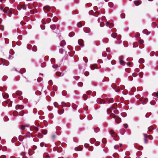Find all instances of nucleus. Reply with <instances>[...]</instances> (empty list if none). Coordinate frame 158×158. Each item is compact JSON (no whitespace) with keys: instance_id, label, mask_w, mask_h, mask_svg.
I'll return each mask as SVG.
<instances>
[{"instance_id":"nucleus-1","label":"nucleus","mask_w":158,"mask_h":158,"mask_svg":"<svg viewBox=\"0 0 158 158\" xmlns=\"http://www.w3.org/2000/svg\"><path fill=\"white\" fill-rule=\"evenodd\" d=\"M153 96L152 99L150 102V103L151 105H153L155 104V101H157L158 100V92L155 93H153L152 94Z\"/></svg>"},{"instance_id":"nucleus-2","label":"nucleus","mask_w":158,"mask_h":158,"mask_svg":"<svg viewBox=\"0 0 158 158\" xmlns=\"http://www.w3.org/2000/svg\"><path fill=\"white\" fill-rule=\"evenodd\" d=\"M30 130L32 132L36 133L38 131V128L34 126H32L30 127Z\"/></svg>"},{"instance_id":"nucleus-3","label":"nucleus","mask_w":158,"mask_h":158,"mask_svg":"<svg viewBox=\"0 0 158 158\" xmlns=\"http://www.w3.org/2000/svg\"><path fill=\"white\" fill-rule=\"evenodd\" d=\"M143 104H145L148 102V99L146 98L142 97L140 99Z\"/></svg>"},{"instance_id":"nucleus-4","label":"nucleus","mask_w":158,"mask_h":158,"mask_svg":"<svg viewBox=\"0 0 158 158\" xmlns=\"http://www.w3.org/2000/svg\"><path fill=\"white\" fill-rule=\"evenodd\" d=\"M115 120L116 123H119L121 122V119L119 118L117 116L114 115L113 117L112 116Z\"/></svg>"},{"instance_id":"nucleus-5","label":"nucleus","mask_w":158,"mask_h":158,"mask_svg":"<svg viewBox=\"0 0 158 158\" xmlns=\"http://www.w3.org/2000/svg\"><path fill=\"white\" fill-rule=\"evenodd\" d=\"M106 25L107 27L111 28L114 26V24L112 23H110L108 21L106 22Z\"/></svg>"},{"instance_id":"nucleus-6","label":"nucleus","mask_w":158,"mask_h":158,"mask_svg":"<svg viewBox=\"0 0 158 158\" xmlns=\"http://www.w3.org/2000/svg\"><path fill=\"white\" fill-rule=\"evenodd\" d=\"M110 134L112 137H115L117 136V134L115 133L113 130H111L110 132Z\"/></svg>"},{"instance_id":"nucleus-7","label":"nucleus","mask_w":158,"mask_h":158,"mask_svg":"<svg viewBox=\"0 0 158 158\" xmlns=\"http://www.w3.org/2000/svg\"><path fill=\"white\" fill-rule=\"evenodd\" d=\"M29 127V125H22L20 127V129L22 130L26 129L27 130V128H28Z\"/></svg>"},{"instance_id":"nucleus-8","label":"nucleus","mask_w":158,"mask_h":158,"mask_svg":"<svg viewBox=\"0 0 158 158\" xmlns=\"http://www.w3.org/2000/svg\"><path fill=\"white\" fill-rule=\"evenodd\" d=\"M83 30L84 32L86 33H89L90 31V29L88 27H85L83 28Z\"/></svg>"},{"instance_id":"nucleus-9","label":"nucleus","mask_w":158,"mask_h":158,"mask_svg":"<svg viewBox=\"0 0 158 158\" xmlns=\"http://www.w3.org/2000/svg\"><path fill=\"white\" fill-rule=\"evenodd\" d=\"M134 3L136 6H138L141 3V1L140 0H136L134 1Z\"/></svg>"},{"instance_id":"nucleus-10","label":"nucleus","mask_w":158,"mask_h":158,"mask_svg":"<svg viewBox=\"0 0 158 158\" xmlns=\"http://www.w3.org/2000/svg\"><path fill=\"white\" fill-rule=\"evenodd\" d=\"M27 6L28 8L29 9H31V8L30 7L29 5H26L24 4L23 5H22V9L24 10H26L27 9Z\"/></svg>"},{"instance_id":"nucleus-11","label":"nucleus","mask_w":158,"mask_h":158,"mask_svg":"<svg viewBox=\"0 0 158 158\" xmlns=\"http://www.w3.org/2000/svg\"><path fill=\"white\" fill-rule=\"evenodd\" d=\"M97 102L99 104H104L105 103V101L102 99L100 98L98 99Z\"/></svg>"},{"instance_id":"nucleus-12","label":"nucleus","mask_w":158,"mask_h":158,"mask_svg":"<svg viewBox=\"0 0 158 158\" xmlns=\"http://www.w3.org/2000/svg\"><path fill=\"white\" fill-rule=\"evenodd\" d=\"M83 40H78V42L79 44L81 47L84 46V44Z\"/></svg>"},{"instance_id":"nucleus-13","label":"nucleus","mask_w":158,"mask_h":158,"mask_svg":"<svg viewBox=\"0 0 158 158\" xmlns=\"http://www.w3.org/2000/svg\"><path fill=\"white\" fill-rule=\"evenodd\" d=\"M44 8L45 10H46L48 11L51 12V11H50L51 7L49 6H44Z\"/></svg>"},{"instance_id":"nucleus-14","label":"nucleus","mask_w":158,"mask_h":158,"mask_svg":"<svg viewBox=\"0 0 158 158\" xmlns=\"http://www.w3.org/2000/svg\"><path fill=\"white\" fill-rule=\"evenodd\" d=\"M143 33L144 34H145L147 35H149L150 33V31H149L147 29H144L143 31Z\"/></svg>"},{"instance_id":"nucleus-15","label":"nucleus","mask_w":158,"mask_h":158,"mask_svg":"<svg viewBox=\"0 0 158 158\" xmlns=\"http://www.w3.org/2000/svg\"><path fill=\"white\" fill-rule=\"evenodd\" d=\"M144 142L145 143H148V139L147 137L148 136V135L146 134H144Z\"/></svg>"},{"instance_id":"nucleus-16","label":"nucleus","mask_w":158,"mask_h":158,"mask_svg":"<svg viewBox=\"0 0 158 158\" xmlns=\"http://www.w3.org/2000/svg\"><path fill=\"white\" fill-rule=\"evenodd\" d=\"M66 44V43L65 40H62L60 43V45L61 47H63Z\"/></svg>"},{"instance_id":"nucleus-17","label":"nucleus","mask_w":158,"mask_h":158,"mask_svg":"<svg viewBox=\"0 0 158 158\" xmlns=\"http://www.w3.org/2000/svg\"><path fill=\"white\" fill-rule=\"evenodd\" d=\"M32 132L31 133L29 131H27L26 134V136L27 137L30 138L31 136H32Z\"/></svg>"},{"instance_id":"nucleus-18","label":"nucleus","mask_w":158,"mask_h":158,"mask_svg":"<svg viewBox=\"0 0 158 158\" xmlns=\"http://www.w3.org/2000/svg\"><path fill=\"white\" fill-rule=\"evenodd\" d=\"M106 100L109 103H112L114 102L113 99L112 98H107L106 99Z\"/></svg>"},{"instance_id":"nucleus-19","label":"nucleus","mask_w":158,"mask_h":158,"mask_svg":"<svg viewBox=\"0 0 158 158\" xmlns=\"http://www.w3.org/2000/svg\"><path fill=\"white\" fill-rule=\"evenodd\" d=\"M50 28L52 30H54L56 29V25L54 24L51 25L50 26Z\"/></svg>"},{"instance_id":"nucleus-20","label":"nucleus","mask_w":158,"mask_h":158,"mask_svg":"<svg viewBox=\"0 0 158 158\" xmlns=\"http://www.w3.org/2000/svg\"><path fill=\"white\" fill-rule=\"evenodd\" d=\"M56 76L58 77L62 76L63 75V74L60 72H58L56 73Z\"/></svg>"},{"instance_id":"nucleus-21","label":"nucleus","mask_w":158,"mask_h":158,"mask_svg":"<svg viewBox=\"0 0 158 158\" xmlns=\"http://www.w3.org/2000/svg\"><path fill=\"white\" fill-rule=\"evenodd\" d=\"M17 8L19 10H20L22 9V5L20 4L18 5L17 6Z\"/></svg>"},{"instance_id":"nucleus-22","label":"nucleus","mask_w":158,"mask_h":158,"mask_svg":"<svg viewBox=\"0 0 158 158\" xmlns=\"http://www.w3.org/2000/svg\"><path fill=\"white\" fill-rule=\"evenodd\" d=\"M74 35L75 33L73 32H71L69 34V36L70 37H71L73 36Z\"/></svg>"},{"instance_id":"nucleus-23","label":"nucleus","mask_w":158,"mask_h":158,"mask_svg":"<svg viewBox=\"0 0 158 158\" xmlns=\"http://www.w3.org/2000/svg\"><path fill=\"white\" fill-rule=\"evenodd\" d=\"M43 157L44 158H50V156L46 154H44Z\"/></svg>"},{"instance_id":"nucleus-24","label":"nucleus","mask_w":158,"mask_h":158,"mask_svg":"<svg viewBox=\"0 0 158 158\" xmlns=\"http://www.w3.org/2000/svg\"><path fill=\"white\" fill-rule=\"evenodd\" d=\"M16 94L17 95H20L22 94V93L21 91L18 90L16 92Z\"/></svg>"},{"instance_id":"nucleus-25","label":"nucleus","mask_w":158,"mask_h":158,"mask_svg":"<svg viewBox=\"0 0 158 158\" xmlns=\"http://www.w3.org/2000/svg\"><path fill=\"white\" fill-rule=\"evenodd\" d=\"M96 64H94L93 65H92L90 67L91 69L92 70H94V69H96Z\"/></svg>"},{"instance_id":"nucleus-26","label":"nucleus","mask_w":158,"mask_h":158,"mask_svg":"<svg viewBox=\"0 0 158 158\" xmlns=\"http://www.w3.org/2000/svg\"><path fill=\"white\" fill-rule=\"evenodd\" d=\"M77 27L79 28L81 27L82 26L81 23L80 22H79L77 23Z\"/></svg>"},{"instance_id":"nucleus-27","label":"nucleus","mask_w":158,"mask_h":158,"mask_svg":"<svg viewBox=\"0 0 158 158\" xmlns=\"http://www.w3.org/2000/svg\"><path fill=\"white\" fill-rule=\"evenodd\" d=\"M136 42L139 43V44H142L143 43V40H136Z\"/></svg>"},{"instance_id":"nucleus-28","label":"nucleus","mask_w":158,"mask_h":158,"mask_svg":"<svg viewBox=\"0 0 158 158\" xmlns=\"http://www.w3.org/2000/svg\"><path fill=\"white\" fill-rule=\"evenodd\" d=\"M116 35L117 34H116L112 33L111 34V36L112 37V38H113L114 39H115L116 38Z\"/></svg>"},{"instance_id":"nucleus-29","label":"nucleus","mask_w":158,"mask_h":158,"mask_svg":"<svg viewBox=\"0 0 158 158\" xmlns=\"http://www.w3.org/2000/svg\"><path fill=\"white\" fill-rule=\"evenodd\" d=\"M108 5L110 7L112 8L113 4L112 2H109L108 3Z\"/></svg>"},{"instance_id":"nucleus-30","label":"nucleus","mask_w":158,"mask_h":158,"mask_svg":"<svg viewBox=\"0 0 158 158\" xmlns=\"http://www.w3.org/2000/svg\"><path fill=\"white\" fill-rule=\"evenodd\" d=\"M140 36V34L139 32H136L135 34V37L136 38H137L139 37Z\"/></svg>"},{"instance_id":"nucleus-31","label":"nucleus","mask_w":158,"mask_h":158,"mask_svg":"<svg viewBox=\"0 0 158 158\" xmlns=\"http://www.w3.org/2000/svg\"><path fill=\"white\" fill-rule=\"evenodd\" d=\"M119 62L120 64L122 65L123 66L125 64V63L124 61H123V60L120 61H119Z\"/></svg>"},{"instance_id":"nucleus-32","label":"nucleus","mask_w":158,"mask_h":158,"mask_svg":"<svg viewBox=\"0 0 158 158\" xmlns=\"http://www.w3.org/2000/svg\"><path fill=\"white\" fill-rule=\"evenodd\" d=\"M59 52L61 54H62L64 52V50L62 48H60L59 50Z\"/></svg>"},{"instance_id":"nucleus-33","label":"nucleus","mask_w":158,"mask_h":158,"mask_svg":"<svg viewBox=\"0 0 158 158\" xmlns=\"http://www.w3.org/2000/svg\"><path fill=\"white\" fill-rule=\"evenodd\" d=\"M125 14L124 13H122V14H121V15H120L121 18L122 19L125 18Z\"/></svg>"},{"instance_id":"nucleus-34","label":"nucleus","mask_w":158,"mask_h":158,"mask_svg":"<svg viewBox=\"0 0 158 158\" xmlns=\"http://www.w3.org/2000/svg\"><path fill=\"white\" fill-rule=\"evenodd\" d=\"M87 95L86 94H84L83 95V98H84V100H86L87 99Z\"/></svg>"},{"instance_id":"nucleus-35","label":"nucleus","mask_w":158,"mask_h":158,"mask_svg":"<svg viewBox=\"0 0 158 158\" xmlns=\"http://www.w3.org/2000/svg\"><path fill=\"white\" fill-rule=\"evenodd\" d=\"M99 129L98 127H97L94 129V131L96 133L98 132L99 131Z\"/></svg>"},{"instance_id":"nucleus-36","label":"nucleus","mask_w":158,"mask_h":158,"mask_svg":"<svg viewBox=\"0 0 158 158\" xmlns=\"http://www.w3.org/2000/svg\"><path fill=\"white\" fill-rule=\"evenodd\" d=\"M61 105L63 107L66 106V103L64 102H62L61 103Z\"/></svg>"},{"instance_id":"nucleus-37","label":"nucleus","mask_w":158,"mask_h":158,"mask_svg":"<svg viewBox=\"0 0 158 158\" xmlns=\"http://www.w3.org/2000/svg\"><path fill=\"white\" fill-rule=\"evenodd\" d=\"M83 85V83L81 82H80L78 83V85L79 87H82Z\"/></svg>"},{"instance_id":"nucleus-38","label":"nucleus","mask_w":158,"mask_h":158,"mask_svg":"<svg viewBox=\"0 0 158 158\" xmlns=\"http://www.w3.org/2000/svg\"><path fill=\"white\" fill-rule=\"evenodd\" d=\"M123 56H119V61L123 60Z\"/></svg>"},{"instance_id":"nucleus-39","label":"nucleus","mask_w":158,"mask_h":158,"mask_svg":"<svg viewBox=\"0 0 158 158\" xmlns=\"http://www.w3.org/2000/svg\"><path fill=\"white\" fill-rule=\"evenodd\" d=\"M52 20L54 22H56L57 20H58V19L57 18H54L53 19H52Z\"/></svg>"},{"instance_id":"nucleus-40","label":"nucleus","mask_w":158,"mask_h":158,"mask_svg":"<svg viewBox=\"0 0 158 158\" xmlns=\"http://www.w3.org/2000/svg\"><path fill=\"white\" fill-rule=\"evenodd\" d=\"M33 51L36 52L37 51L36 47L35 46L32 49Z\"/></svg>"},{"instance_id":"nucleus-41","label":"nucleus","mask_w":158,"mask_h":158,"mask_svg":"<svg viewBox=\"0 0 158 158\" xmlns=\"http://www.w3.org/2000/svg\"><path fill=\"white\" fill-rule=\"evenodd\" d=\"M30 14L31 15L34 14L35 13L34 11L32 10H30ZM29 13V12H28V13Z\"/></svg>"},{"instance_id":"nucleus-42","label":"nucleus","mask_w":158,"mask_h":158,"mask_svg":"<svg viewBox=\"0 0 158 158\" xmlns=\"http://www.w3.org/2000/svg\"><path fill=\"white\" fill-rule=\"evenodd\" d=\"M2 10H3V11L4 13H7L8 12V11L7 10H5V9H2Z\"/></svg>"},{"instance_id":"nucleus-43","label":"nucleus","mask_w":158,"mask_h":158,"mask_svg":"<svg viewBox=\"0 0 158 158\" xmlns=\"http://www.w3.org/2000/svg\"><path fill=\"white\" fill-rule=\"evenodd\" d=\"M57 36L58 37V38L60 39H62V37L60 34H58Z\"/></svg>"},{"instance_id":"nucleus-44","label":"nucleus","mask_w":158,"mask_h":158,"mask_svg":"<svg viewBox=\"0 0 158 158\" xmlns=\"http://www.w3.org/2000/svg\"><path fill=\"white\" fill-rule=\"evenodd\" d=\"M64 110L61 111L60 113L59 112L58 110L57 111V112L59 114H60V115L64 113Z\"/></svg>"},{"instance_id":"nucleus-45","label":"nucleus","mask_w":158,"mask_h":158,"mask_svg":"<svg viewBox=\"0 0 158 158\" xmlns=\"http://www.w3.org/2000/svg\"><path fill=\"white\" fill-rule=\"evenodd\" d=\"M18 107V106H17L16 107V108H17ZM18 108H19L20 109H22L23 108V106H19V107H18Z\"/></svg>"},{"instance_id":"nucleus-46","label":"nucleus","mask_w":158,"mask_h":158,"mask_svg":"<svg viewBox=\"0 0 158 158\" xmlns=\"http://www.w3.org/2000/svg\"><path fill=\"white\" fill-rule=\"evenodd\" d=\"M56 135L55 134H53L52 135V138L53 139H55L56 138Z\"/></svg>"},{"instance_id":"nucleus-47","label":"nucleus","mask_w":158,"mask_h":158,"mask_svg":"<svg viewBox=\"0 0 158 158\" xmlns=\"http://www.w3.org/2000/svg\"><path fill=\"white\" fill-rule=\"evenodd\" d=\"M119 147L118 145H116L114 146V148L115 149H117Z\"/></svg>"},{"instance_id":"nucleus-48","label":"nucleus","mask_w":158,"mask_h":158,"mask_svg":"<svg viewBox=\"0 0 158 158\" xmlns=\"http://www.w3.org/2000/svg\"><path fill=\"white\" fill-rule=\"evenodd\" d=\"M58 65H52V67L54 68H57V67H58Z\"/></svg>"},{"instance_id":"nucleus-49","label":"nucleus","mask_w":158,"mask_h":158,"mask_svg":"<svg viewBox=\"0 0 158 158\" xmlns=\"http://www.w3.org/2000/svg\"><path fill=\"white\" fill-rule=\"evenodd\" d=\"M124 127L126 128L127 129L128 127V125L126 124H124Z\"/></svg>"},{"instance_id":"nucleus-50","label":"nucleus","mask_w":158,"mask_h":158,"mask_svg":"<svg viewBox=\"0 0 158 158\" xmlns=\"http://www.w3.org/2000/svg\"><path fill=\"white\" fill-rule=\"evenodd\" d=\"M38 137L39 138H41L43 137V135L41 134H40L38 135Z\"/></svg>"},{"instance_id":"nucleus-51","label":"nucleus","mask_w":158,"mask_h":158,"mask_svg":"<svg viewBox=\"0 0 158 158\" xmlns=\"http://www.w3.org/2000/svg\"><path fill=\"white\" fill-rule=\"evenodd\" d=\"M91 92L90 91H88L87 92V94L88 95H90L91 94Z\"/></svg>"},{"instance_id":"nucleus-52","label":"nucleus","mask_w":158,"mask_h":158,"mask_svg":"<svg viewBox=\"0 0 158 158\" xmlns=\"http://www.w3.org/2000/svg\"><path fill=\"white\" fill-rule=\"evenodd\" d=\"M89 75V73L88 72H86L85 73V76H88Z\"/></svg>"},{"instance_id":"nucleus-53","label":"nucleus","mask_w":158,"mask_h":158,"mask_svg":"<svg viewBox=\"0 0 158 158\" xmlns=\"http://www.w3.org/2000/svg\"><path fill=\"white\" fill-rule=\"evenodd\" d=\"M111 63L112 64H114L115 63V61L114 60L112 61L111 62Z\"/></svg>"},{"instance_id":"nucleus-54","label":"nucleus","mask_w":158,"mask_h":158,"mask_svg":"<svg viewBox=\"0 0 158 158\" xmlns=\"http://www.w3.org/2000/svg\"><path fill=\"white\" fill-rule=\"evenodd\" d=\"M57 103L56 102H55L54 103V105L56 107H57Z\"/></svg>"},{"instance_id":"nucleus-55","label":"nucleus","mask_w":158,"mask_h":158,"mask_svg":"<svg viewBox=\"0 0 158 158\" xmlns=\"http://www.w3.org/2000/svg\"><path fill=\"white\" fill-rule=\"evenodd\" d=\"M9 64V63L8 62H6V64H5V63H3V65H8Z\"/></svg>"},{"instance_id":"nucleus-56","label":"nucleus","mask_w":158,"mask_h":158,"mask_svg":"<svg viewBox=\"0 0 158 158\" xmlns=\"http://www.w3.org/2000/svg\"><path fill=\"white\" fill-rule=\"evenodd\" d=\"M48 84L49 85H52V81L50 80L48 82Z\"/></svg>"},{"instance_id":"nucleus-57","label":"nucleus","mask_w":158,"mask_h":158,"mask_svg":"<svg viewBox=\"0 0 158 158\" xmlns=\"http://www.w3.org/2000/svg\"><path fill=\"white\" fill-rule=\"evenodd\" d=\"M44 145V143H40V146L41 147H43Z\"/></svg>"},{"instance_id":"nucleus-58","label":"nucleus","mask_w":158,"mask_h":158,"mask_svg":"<svg viewBox=\"0 0 158 158\" xmlns=\"http://www.w3.org/2000/svg\"><path fill=\"white\" fill-rule=\"evenodd\" d=\"M141 60H142L143 61V59H140L139 60V63H142L143 62V61H141Z\"/></svg>"},{"instance_id":"nucleus-59","label":"nucleus","mask_w":158,"mask_h":158,"mask_svg":"<svg viewBox=\"0 0 158 158\" xmlns=\"http://www.w3.org/2000/svg\"><path fill=\"white\" fill-rule=\"evenodd\" d=\"M106 52H109L110 51V49H108V48H106Z\"/></svg>"},{"instance_id":"nucleus-60","label":"nucleus","mask_w":158,"mask_h":158,"mask_svg":"<svg viewBox=\"0 0 158 158\" xmlns=\"http://www.w3.org/2000/svg\"><path fill=\"white\" fill-rule=\"evenodd\" d=\"M40 27H41V28L42 29L44 30L45 29V27H44V26H43V27L40 26Z\"/></svg>"},{"instance_id":"nucleus-61","label":"nucleus","mask_w":158,"mask_h":158,"mask_svg":"<svg viewBox=\"0 0 158 158\" xmlns=\"http://www.w3.org/2000/svg\"><path fill=\"white\" fill-rule=\"evenodd\" d=\"M2 19L0 18V24L1 23L2 21Z\"/></svg>"},{"instance_id":"nucleus-62","label":"nucleus","mask_w":158,"mask_h":158,"mask_svg":"<svg viewBox=\"0 0 158 158\" xmlns=\"http://www.w3.org/2000/svg\"><path fill=\"white\" fill-rule=\"evenodd\" d=\"M104 25H102L101 23L100 24V26L101 27H103V26Z\"/></svg>"},{"instance_id":"nucleus-63","label":"nucleus","mask_w":158,"mask_h":158,"mask_svg":"<svg viewBox=\"0 0 158 158\" xmlns=\"http://www.w3.org/2000/svg\"><path fill=\"white\" fill-rule=\"evenodd\" d=\"M138 46V45H137V46H135V45L134 44V45H133V47H134H134H137V46Z\"/></svg>"},{"instance_id":"nucleus-64","label":"nucleus","mask_w":158,"mask_h":158,"mask_svg":"<svg viewBox=\"0 0 158 158\" xmlns=\"http://www.w3.org/2000/svg\"><path fill=\"white\" fill-rule=\"evenodd\" d=\"M21 36H20V35H19L18 36V39H20V37H21Z\"/></svg>"}]
</instances>
